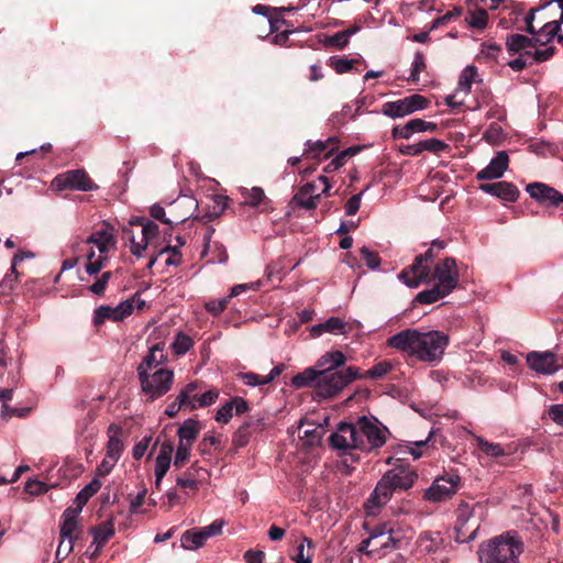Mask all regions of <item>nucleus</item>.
<instances>
[{
    "label": "nucleus",
    "mask_w": 563,
    "mask_h": 563,
    "mask_svg": "<svg viewBox=\"0 0 563 563\" xmlns=\"http://www.w3.org/2000/svg\"><path fill=\"white\" fill-rule=\"evenodd\" d=\"M449 145L438 139H427L422 141L423 152L440 153L446 150Z\"/></svg>",
    "instance_id": "nucleus-57"
},
{
    "label": "nucleus",
    "mask_w": 563,
    "mask_h": 563,
    "mask_svg": "<svg viewBox=\"0 0 563 563\" xmlns=\"http://www.w3.org/2000/svg\"><path fill=\"white\" fill-rule=\"evenodd\" d=\"M167 361V355L164 349L158 344L152 346L147 354L143 357L137 366V374L144 372H154L155 369H163V365Z\"/></svg>",
    "instance_id": "nucleus-22"
},
{
    "label": "nucleus",
    "mask_w": 563,
    "mask_h": 563,
    "mask_svg": "<svg viewBox=\"0 0 563 563\" xmlns=\"http://www.w3.org/2000/svg\"><path fill=\"white\" fill-rule=\"evenodd\" d=\"M331 184L325 176H319L314 181L301 186L295 194L292 201L300 208L313 210L317 208L321 195H328Z\"/></svg>",
    "instance_id": "nucleus-8"
},
{
    "label": "nucleus",
    "mask_w": 563,
    "mask_h": 563,
    "mask_svg": "<svg viewBox=\"0 0 563 563\" xmlns=\"http://www.w3.org/2000/svg\"><path fill=\"white\" fill-rule=\"evenodd\" d=\"M319 371L317 367H308L303 372L298 373L291 378V385L296 388L303 387H313L316 389V384L318 380Z\"/></svg>",
    "instance_id": "nucleus-36"
},
{
    "label": "nucleus",
    "mask_w": 563,
    "mask_h": 563,
    "mask_svg": "<svg viewBox=\"0 0 563 563\" xmlns=\"http://www.w3.org/2000/svg\"><path fill=\"white\" fill-rule=\"evenodd\" d=\"M522 551L523 544L515 533L506 532L482 544L477 554L481 563H519Z\"/></svg>",
    "instance_id": "nucleus-3"
},
{
    "label": "nucleus",
    "mask_w": 563,
    "mask_h": 563,
    "mask_svg": "<svg viewBox=\"0 0 563 563\" xmlns=\"http://www.w3.org/2000/svg\"><path fill=\"white\" fill-rule=\"evenodd\" d=\"M483 139L492 145L500 144L505 139L501 125L498 123H492L484 132Z\"/></svg>",
    "instance_id": "nucleus-49"
},
{
    "label": "nucleus",
    "mask_w": 563,
    "mask_h": 563,
    "mask_svg": "<svg viewBox=\"0 0 563 563\" xmlns=\"http://www.w3.org/2000/svg\"><path fill=\"white\" fill-rule=\"evenodd\" d=\"M457 511L455 525L456 539L461 542L471 541L475 538L478 525L475 523L468 527V522L472 519V510L468 505H462Z\"/></svg>",
    "instance_id": "nucleus-18"
},
{
    "label": "nucleus",
    "mask_w": 563,
    "mask_h": 563,
    "mask_svg": "<svg viewBox=\"0 0 563 563\" xmlns=\"http://www.w3.org/2000/svg\"><path fill=\"white\" fill-rule=\"evenodd\" d=\"M440 544L439 536H432L429 532L422 533L418 539V548L422 553L435 552Z\"/></svg>",
    "instance_id": "nucleus-47"
},
{
    "label": "nucleus",
    "mask_w": 563,
    "mask_h": 563,
    "mask_svg": "<svg viewBox=\"0 0 563 563\" xmlns=\"http://www.w3.org/2000/svg\"><path fill=\"white\" fill-rule=\"evenodd\" d=\"M397 540L393 537V534H388L384 538H382L377 542H372V549L367 552V555L369 556H382L386 554L387 551L396 548Z\"/></svg>",
    "instance_id": "nucleus-43"
},
{
    "label": "nucleus",
    "mask_w": 563,
    "mask_h": 563,
    "mask_svg": "<svg viewBox=\"0 0 563 563\" xmlns=\"http://www.w3.org/2000/svg\"><path fill=\"white\" fill-rule=\"evenodd\" d=\"M284 369V364H278L265 376H260L253 372L239 373L238 376L245 385L256 387L272 383Z\"/></svg>",
    "instance_id": "nucleus-29"
},
{
    "label": "nucleus",
    "mask_w": 563,
    "mask_h": 563,
    "mask_svg": "<svg viewBox=\"0 0 563 563\" xmlns=\"http://www.w3.org/2000/svg\"><path fill=\"white\" fill-rule=\"evenodd\" d=\"M124 450L122 428L118 424H110L108 428V442L106 455L111 460L119 461Z\"/></svg>",
    "instance_id": "nucleus-25"
},
{
    "label": "nucleus",
    "mask_w": 563,
    "mask_h": 563,
    "mask_svg": "<svg viewBox=\"0 0 563 563\" xmlns=\"http://www.w3.org/2000/svg\"><path fill=\"white\" fill-rule=\"evenodd\" d=\"M533 46V41L522 34H512L507 38L509 51L518 53Z\"/></svg>",
    "instance_id": "nucleus-45"
},
{
    "label": "nucleus",
    "mask_w": 563,
    "mask_h": 563,
    "mask_svg": "<svg viewBox=\"0 0 563 563\" xmlns=\"http://www.w3.org/2000/svg\"><path fill=\"white\" fill-rule=\"evenodd\" d=\"M427 106V99L416 93L396 101L385 102L382 112L389 118H402L418 110H423Z\"/></svg>",
    "instance_id": "nucleus-9"
},
{
    "label": "nucleus",
    "mask_w": 563,
    "mask_h": 563,
    "mask_svg": "<svg viewBox=\"0 0 563 563\" xmlns=\"http://www.w3.org/2000/svg\"><path fill=\"white\" fill-rule=\"evenodd\" d=\"M306 545L312 548L313 543L311 539L303 537L301 543L297 547L296 555L292 556L296 563H312V553L309 550L306 551Z\"/></svg>",
    "instance_id": "nucleus-48"
},
{
    "label": "nucleus",
    "mask_w": 563,
    "mask_h": 563,
    "mask_svg": "<svg viewBox=\"0 0 563 563\" xmlns=\"http://www.w3.org/2000/svg\"><path fill=\"white\" fill-rule=\"evenodd\" d=\"M481 81L478 78L477 68L473 65L466 66L459 78L457 88L455 89V93L463 92L464 95H468L472 88L473 82Z\"/></svg>",
    "instance_id": "nucleus-34"
},
{
    "label": "nucleus",
    "mask_w": 563,
    "mask_h": 563,
    "mask_svg": "<svg viewBox=\"0 0 563 563\" xmlns=\"http://www.w3.org/2000/svg\"><path fill=\"white\" fill-rule=\"evenodd\" d=\"M526 191L540 206L559 208L563 205V194L544 183H531Z\"/></svg>",
    "instance_id": "nucleus-14"
},
{
    "label": "nucleus",
    "mask_w": 563,
    "mask_h": 563,
    "mask_svg": "<svg viewBox=\"0 0 563 563\" xmlns=\"http://www.w3.org/2000/svg\"><path fill=\"white\" fill-rule=\"evenodd\" d=\"M461 13H462L461 8H454L453 10L446 12L444 15L439 16L435 20H433L429 30L433 31V30L438 29L439 26L446 24L452 18L459 16Z\"/></svg>",
    "instance_id": "nucleus-58"
},
{
    "label": "nucleus",
    "mask_w": 563,
    "mask_h": 563,
    "mask_svg": "<svg viewBox=\"0 0 563 563\" xmlns=\"http://www.w3.org/2000/svg\"><path fill=\"white\" fill-rule=\"evenodd\" d=\"M224 526V522L222 520H214L212 523L201 528L203 536L208 540L209 538L213 536H218L222 532V528Z\"/></svg>",
    "instance_id": "nucleus-62"
},
{
    "label": "nucleus",
    "mask_w": 563,
    "mask_h": 563,
    "mask_svg": "<svg viewBox=\"0 0 563 563\" xmlns=\"http://www.w3.org/2000/svg\"><path fill=\"white\" fill-rule=\"evenodd\" d=\"M356 423L358 437L364 439V448H360V450L373 451L382 448L387 442L390 432L376 418L363 416L357 419Z\"/></svg>",
    "instance_id": "nucleus-7"
},
{
    "label": "nucleus",
    "mask_w": 563,
    "mask_h": 563,
    "mask_svg": "<svg viewBox=\"0 0 563 563\" xmlns=\"http://www.w3.org/2000/svg\"><path fill=\"white\" fill-rule=\"evenodd\" d=\"M338 143L336 137H329L325 141H316V142H308L307 143V151L309 153H312L313 156H319L321 153L325 152L328 150V146L330 144L335 145Z\"/></svg>",
    "instance_id": "nucleus-54"
},
{
    "label": "nucleus",
    "mask_w": 563,
    "mask_h": 563,
    "mask_svg": "<svg viewBox=\"0 0 563 563\" xmlns=\"http://www.w3.org/2000/svg\"><path fill=\"white\" fill-rule=\"evenodd\" d=\"M197 388L196 383L188 384L185 389L177 396L176 400L167 406L165 413L168 417H174L180 410L181 406L186 405L191 393Z\"/></svg>",
    "instance_id": "nucleus-39"
},
{
    "label": "nucleus",
    "mask_w": 563,
    "mask_h": 563,
    "mask_svg": "<svg viewBox=\"0 0 563 563\" xmlns=\"http://www.w3.org/2000/svg\"><path fill=\"white\" fill-rule=\"evenodd\" d=\"M386 344L421 362L435 363L442 358L449 338L440 331L406 329L388 338Z\"/></svg>",
    "instance_id": "nucleus-1"
},
{
    "label": "nucleus",
    "mask_w": 563,
    "mask_h": 563,
    "mask_svg": "<svg viewBox=\"0 0 563 563\" xmlns=\"http://www.w3.org/2000/svg\"><path fill=\"white\" fill-rule=\"evenodd\" d=\"M358 31L360 26L356 25L347 27L346 30L343 31H339L333 35L329 36L325 41V44L342 49L347 45L351 36L356 34Z\"/></svg>",
    "instance_id": "nucleus-38"
},
{
    "label": "nucleus",
    "mask_w": 563,
    "mask_h": 563,
    "mask_svg": "<svg viewBox=\"0 0 563 563\" xmlns=\"http://www.w3.org/2000/svg\"><path fill=\"white\" fill-rule=\"evenodd\" d=\"M74 541L67 538H60L59 544L56 550V559L65 560L74 550Z\"/></svg>",
    "instance_id": "nucleus-56"
},
{
    "label": "nucleus",
    "mask_w": 563,
    "mask_h": 563,
    "mask_svg": "<svg viewBox=\"0 0 563 563\" xmlns=\"http://www.w3.org/2000/svg\"><path fill=\"white\" fill-rule=\"evenodd\" d=\"M106 319H110L114 321V313L112 311V307L110 306H100L95 311L93 321L96 324L102 323Z\"/></svg>",
    "instance_id": "nucleus-59"
},
{
    "label": "nucleus",
    "mask_w": 563,
    "mask_h": 563,
    "mask_svg": "<svg viewBox=\"0 0 563 563\" xmlns=\"http://www.w3.org/2000/svg\"><path fill=\"white\" fill-rule=\"evenodd\" d=\"M93 541L90 547H96L91 556H97L103 545L114 536V526L111 521L102 522L91 529Z\"/></svg>",
    "instance_id": "nucleus-28"
},
{
    "label": "nucleus",
    "mask_w": 563,
    "mask_h": 563,
    "mask_svg": "<svg viewBox=\"0 0 563 563\" xmlns=\"http://www.w3.org/2000/svg\"><path fill=\"white\" fill-rule=\"evenodd\" d=\"M424 57L421 52H417L415 54L413 60L411 63V73L409 76V80L417 82L420 78L421 71L424 69Z\"/></svg>",
    "instance_id": "nucleus-53"
},
{
    "label": "nucleus",
    "mask_w": 563,
    "mask_h": 563,
    "mask_svg": "<svg viewBox=\"0 0 563 563\" xmlns=\"http://www.w3.org/2000/svg\"><path fill=\"white\" fill-rule=\"evenodd\" d=\"M136 223L140 225V233L135 235L132 231L125 230V234H131L130 250L131 253L140 257L143 251L146 249L148 243L155 239L158 234V225L152 221L137 220Z\"/></svg>",
    "instance_id": "nucleus-15"
},
{
    "label": "nucleus",
    "mask_w": 563,
    "mask_h": 563,
    "mask_svg": "<svg viewBox=\"0 0 563 563\" xmlns=\"http://www.w3.org/2000/svg\"><path fill=\"white\" fill-rule=\"evenodd\" d=\"M417 478L418 475L413 470L401 466L386 472L364 505L366 515L376 516L390 500L394 492L409 489Z\"/></svg>",
    "instance_id": "nucleus-2"
},
{
    "label": "nucleus",
    "mask_w": 563,
    "mask_h": 563,
    "mask_svg": "<svg viewBox=\"0 0 563 563\" xmlns=\"http://www.w3.org/2000/svg\"><path fill=\"white\" fill-rule=\"evenodd\" d=\"M479 189L488 195L508 202H515L519 197L518 188L512 183L508 181L482 184Z\"/></svg>",
    "instance_id": "nucleus-21"
},
{
    "label": "nucleus",
    "mask_w": 563,
    "mask_h": 563,
    "mask_svg": "<svg viewBox=\"0 0 563 563\" xmlns=\"http://www.w3.org/2000/svg\"><path fill=\"white\" fill-rule=\"evenodd\" d=\"M141 390L146 399L154 401L165 396L174 384V372L168 368L155 369L137 374Z\"/></svg>",
    "instance_id": "nucleus-6"
},
{
    "label": "nucleus",
    "mask_w": 563,
    "mask_h": 563,
    "mask_svg": "<svg viewBox=\"0 0 563 563\" xmlns=\"http://www.w3.org/2000/svg\"><path fill=\"white\" fill-rule=\"evenodd\" d=\"M145 305L144 300H141L137 295L121 301L118 306L112 307L114 313V321H121L130 316L134 308L141 309Z\"/></svg>",
    "instance_id": "nucleus-31"
},
{
    "label": "nucleus",
    "mask_w": 563,
    "mask_h": 563,
    "mask_svg": "<svg viewBox=\"0 0 563 563\" xmlns=\"http://www.w3.org/2000/svg\"><path fill=\"white\" fill-rule=\"evenodd\" d=\"M255 285L256 284H236L234 287L231 288V291L227 297H223L221 299L209 300L206 303V309L217 316L227 308L230 298L239 296L240 294L245 292L249 289L256 290L257 288L254 287Z\"/></svg>",
    "instance_id": "nucleus-27"
},
{
    "label": "nucleus",
    "mask_w": 563,
    "mask_h": 563,
    "mask_svg": "<svg viewBox=\"0 0 563 563\" xmlns=\"http://www.w3.org/2000/svg\"><path fill=\"white\" fill-rule=\"evenodd\" d=\"M346 357L341 351H330L320 356L317 361L316 367L318 371H329L334 373L333 369L344 365Z\"/></svg>",
    "instance_id": "nucleus-30"
},
{
    "label": "nucleus",
    "mask_w": 563,
    "mask_h": 563,
    "mask_svg": "<svg viewBox=\"0 0 563 563\" xmlns=\"http://www.w3.org/2000/svg\"><path fill=\"white\" fill-rule=\"evenodd\" d=\"M247 424H244L239 428V430L235 432L233 437V443L238 448L245 446L249 442L250 435L247 431Z\"/></svg>",
    "instance_id": "nucleus-64"
},
{
    "label": "nucleus",
    "mask_w": 563,
    "mask_h": 563,
    "mask_svg": "<svg viewBox=\"0 0 563 563\" xmlns=\"http://www.w3.org/2000/svg\"><path fill=\"white\" fill-rule=\"evenodd\" d=\"M358 63L356 58H345L332 56L329 59V66L339 75L353 70L354 65Z\"/></svg>",
    "instance_id": "nucleus-44"
},
{
    "label": "nucleus",
    "mask_w": 563,
    "mask_h": 563,
    "mask_svg": "<svg viewBox=\"0 0 563 563\" xmlns=\"http://www.w3.org/2000/svg\"><path fill=\"white\" fill-rule=\"evenodd\" d=\"M80 512L79 510L74 509L73 507H68L62 515L60 523H59V537L67 538L71 540H76L78 538V517Z\"/></svg>",
    "instance_id": "nucleus-23"
},
{
    "label": "nucleus",
    "mask_w": 563,
    "mask_h": 563,
    "mask_svg": "<svg viewBox=\"0 0 563 563\" xmlns=\"http://www.w3.org/2000/svg\"><path fill=\"white\" fill-rule=\"evenodd\" d=\"M394 368V365L390 361H380L376 363L373 367L365 371L364 373H361V379L362 378H369V379H380L384 378L391 369Z\"/></svg>",
    "instance_id": "nucleus-42"
},
{
    "label": "nucleus",
    "mask_w": 563,
    "mask_h": 563,
    "mask_svg": "<svg viewBox=\"0 0 563 563\" xmlns=\"http://www.w3.org/2000/svg\"><path fill=\"white\" fill-rule=\"evenodd\" d=\"M476 444L481 451L492 457H499L505 455V450L499 443L488 442L482 437H474Z\"/></svg>",
    "instance_id": "nucleus-46"
},
{
    "label": "nucleus",
    "mask_w": 563,
    "mask_h": 563,
    "mask_svg": "<svg viewBox=\"0 0 563 563\" xmlns=\"http://www.w3.org/2000/svg\"><path fill=\"white\" fill-rule=\"evenodd\" d=\"M509 157L506 151H500L493 157L489 164L476 175L478 180H490L503 177L508 168Z\"/></svg>",
    "instance_id": "nucleus-19"
},
{
    "label": "nucleus",
    "mask_w": 563,
    "mask_h": 563,
    "mask_svg": "<svg viewBox=\"0 0 563 563\" xmlns=\"http://www.w3.org/2000/svg\"><path fill=\"white\" fill-rule=\"evenodd\" d=\"M561 31L562 23L560 21L548 22L538 32L536 42L547 44L551 42L554 37H558L559 42H563V34H561Z\"/></svg>",
    "instance_id": "nucleus-32"
},
{
    "label": "nucleus",
    "mask_w": 563,
    "mask_h": 563,
    "mask_svg": "<svg viewBox=\"0 0 563 563\" xmlns=\"http://www.w3.org/2000/svg\"><path fill=\"white\" fill-rule=\"evenodd\" d=\"M323 333H331L334 335L346 334L347 324L338 317H330L324 322L314 324L310 328V334L313 338H319Z\"/></svg>",
    "instance_id": "nucleus-26"
},
{
    "label": "nucleus",
    "mask_w": 563,
    "mask_h": 563,
    "mask_svg": "<svg viewBox=\"0 0 563 563\" xmlns=\"http://www.w3.org/2000/svg\"><path fill=\"white\" fill-rule=\"evenodd\" d=\"M199 432H200V423L196 420L188 419L178 428V431H177V435L179 439L178 441L188 443V444H194Z\"/></svg>",
    "instance_id": "nucleus-35"
},
{
    "label": "nucleus",
    "mask_w": 563,
    "mask_h": 563,
    "mask_svg": "<svg viewBox=\"0 0 563 563\" xmlns=\"http://www.w3.org/2000/svg\"><path fill=\"white\" fill-rule=\"evenodd\" d=\"M175 354L181 355L189 351L192 346L191 339L183 333H178L172 344Z\"/></svg>",
    "instance_id": "nucleus-51"
},
{
    "label": "nucleus",
    "mask_w": 563,
    "mask_h": 563,
    "mask_svg": "<svg viewBox=\"0 0 563 563\" xmlns=\"http://www.w3.org/2000/svg\"><path fill=\"white\" fill-rule=\"evenodd\" d=\"M437 254L433 247H429L423 254L416 256L413 263L405 268L398 278L401 282H428L429 263H431Z\"/></svg>",
    "instance_id": "nucleus-12"
},
{
    "label": "nucleus",
    "mask_w": 563,
    "mask_h": 563,
    "mask_svg": "<svg viewBox=\"0 0 563 563\" xmlns=\"http://www.w3.org/2000/svg\"><path fill=\"white\" fill-rule=\"evenodd\" d=\"M465 22L472 29L484 30L487 26L488 14L484 9L475 8L468 11Z\"/></svg>",
    "instance_id": "nucleus-41"
},
{
    "label": "nucleus",
    "mask_w": 563,
    "mask_h": 563,
    "mask_svg": "<svg viewBox=\"0 0 563 563\" xmlns=\"http://www.w3.org/2000/svg\"><path fill=\"white\" fill-rule=\"evenodd\" d=\"M192 444L184 443L178 441L174 465L181 467L189 459Z\"/></svg>",
    "instance_id": "nucleus-52"
},
{
    "label": "nucleus",
    "mask_w": 563,
    "mask_h": 563,
    "mask_svg": "<svg viewBox=\"0 0 563 563\" xmlns=\"http://www.w3.org/2000/svg\"><path fill=\"white\" fill-rule=\"evenodd\" d=\"M548 415L556 424L563 427V404H555L549 407Z\"/></svg>",
    "instance_id": "nucleus-63"
},
{
    "label": "nucleus",
    "mask_w": 563,
    "mask_h": 563,
    "mask_svg": "<svg viewBox=\"0 0 563 563\" xmlns=\"http://www.w3.org/2000/svg\"><path fill=\"white\" fill-rule=\"evenodd\" d=\"M53 186L57 190H80L91 191L97 189V185L89 178L88 174L82 169H75L63 173L53 179Z\"/></svg>",
    "instance_id": "nucleus-11"
},
{
    "label": "nucleus",
    "mask_w": 563,
    "mask_h": 563,
    "mask_svg": "<svg viewBox=\"0 0 563 563\" xmlns=\"http://www.w3.org/2000/svg\"><path fill=\"white\" fill-rule=\"evenodd\" d=\"M239 192L242 197V203L250 207H258L266 201V196L261 187L254 186L252 188L240 187Z\"/></svg>",
    "instance_id": "nucleus-33"
},
{
    "label": "nucleus",
    "mask_w": 563,
    "mask_h": 563,
    "mask_svg": "<svg viewBox=\"0 0 563 563\" xmlns=\"http://www.w3.org/2000/svg\"><path fill=\"white\" fill-rule=\"evenodd\" d=\"M356 379H361V372L355 366H349L343 371H336L334 373L319 371L316 389H313V399L322 400L332 398Z\"/></svg>",
    "instance_id": "nucleus-5"
},
{
    "label": "nucleus",
    "mask_w": 563,
    "mask_h": 563,
    "mask_svg": "<svg viewBox=\"0 0 563 563\" xmlns=\"http://www.w3.org/2000/svg\"><path fill=\"white\" fill-rule=\"evenodd\" d=\"M459 483L460 477L457 475L438 477L426 489L423 497L431 503L445 500L456 493Z\"/></svg>",
    "instance_id": "nucleus-13"
},
{
    "label": "nucleus",
    "mask_w": 563,
    "mask_h": 563,
    "mask_svg": "<svg viewBox=\"0 0 563 563\" xmlns=\"http://www.w3.org/2000/svg\"><path fill=\"white\" fill-rule=\"evenodd\" d=\"M219 397V391L217 389H210L199 397L194 396L192 401L189 404L192 409L197 407H208L216 402Z\"/></svg>",
    "instance_id": "nucleus-50"
},
{
    "label": "nucleus",
    "mask_w": 563,
    "mask_h": 563,
    "mask_svg": "<svg viewBox=\"0 0 563 563\" xmlns=\"http://www.w3.org/2000/svg\"><path fill=\"white\" fill-rule=\"evenodd\" d=\"M152 441V437L151 435H146L144 438H142L133 448L132 450V455L135 460H140L141 457L144 456L146 450L148 449L150 446V443Z\"/></svg>",
    "instance_id": "nucleus-60"
},
{
    "label": "nucleus",
    "mask_w": 563,
    "mask_h": 563,
    "mask_svg": "<svg viewBox=\"0 0 563 563\" xmlns=\"http://www.w3.org/2000/svg\"><path fill=\"white\" fill-rule=\"evenodd\" d=\"M333 449L347 451L364 448V439L358 437L357 423L341 422L334 433L330 435Z\"/></svg>",
    "instance_id": "nucleus-10"
},
{
    "label": "nucleus",
    "mask_w": 563,
    "mask_h": 563,
    "mask_svg": "<svg viewBox=\"0 0 563 563\" xmlns=\"http://www.w3.org/2000/svg\"><path fill=\"white\" fill-rule=\"evenodd\" d=\"M174 452V445L170 441H165L162 443L158 454L155 459V487L157 489L161 488V483L168 472L172 464V455Z\"/></svg>",
    "instance_id": "nucleus-20"
},
{
    "label": "nucleus",
    "mask_w": 563,
    "mask_h": 563,
    "mask_svg": "<svg viewBox=\"0 0 563 563\" xmlns=\"http://www.w3.org/2000/svg\"><path fill=\"white\" fill-rule=\"evenodd\" d=\"M527 363L532 371L543 375L554 374L563 367V361L560 362L559 357L549 351L530 352L527 355Z\"/></svg>",
    "instance_id": "nucleus-16"
},
{
    "label": "nucleus",
    "mask_w": 563,
    "mask_h": 563,
    "mask_svg": "<svg viewBox=\"0 0 563 563\" xmlns=\"http://www.w3.org/2000/svg\"><path fill=\"white\" fill-rule=\"evenodd\" d=\"M86 243L89 245L86 272L92 276L101 271L110 253L115 250L114 228L108 223L102 224L89 235Z\"/></svg>",
    "instance_id": "nucleus-4"
},
{
    "label": "nucleus",
    "mask_w": 563,
    "mask_h": 563,
    "mask_svg": "<svg viewBox=\"0 0 563 563\" xmlns=\"http://www.w3.org/2000/svg\"><path fill=\"white\" fill-rule=\"evenodd\" d=\"M467 268L459 266L452 257H446L434 267L433 282H457L460 278H466Z\"/></svg>",
    "instance_id": "nucleus-17"
},
{
    "label": "nucleus",
    "mask_w": 563,
    "mask_h": 563,
    "mask_svg": "<svg viewBox=\"0 0 563 563\" xmlns=\"http://www.w3.org/2000/svg\"><path fill=\"white\" fill-rule=\"evenodd\" d=\"M207 541L201 530L186 531L183 533L180 542L181 547L186 550H197L201 548Z\"/></svg>",
    "instance_id": "nucleus-40"
},
{
    "label": "nucleus",
    "mask_w": 563,
    "mask_h": 563,
    "mask_svg": "<svg viewBox=\"0 0 563 563\" xmlns=\"http://www.w3.org/2000/svg\"><path fill=\"white\" fill-rule=\"evenodd\" d=\"M360 252L368 268L377 269L379 267L380 258L377 252L369 250L367 246H363Z\"/></svg>",
    "instance_id": "nucleus-55"
},
{
    "label": "nucleus",
    "mask_w": 563,
    "mask_h": 563,
    "mask_svg": "<svg viewBox=\"0 0 563 563\" xmlns=\"http://www.w3.org/2000/svg\"><path fill=\"white\" fill-rule=\"evenodd\" d=\"M233 416V402L230 400L227 404H224L216 415V420L218 422L228 423L229 420Z\"/></svg>",
    "instance_id": "nucleus-61"
},
{
    "label": "nucleus",
    "mask_w": 563,
    "mask_h": 563,
    "mask_svg": "<svg viewBox=\"0 0 563 563\" xmlns=\"http://www.w3.org/2000/svg\"><path fill=\"white\" fill-rule=\"evenodd\" d=\"M101 485L102 484L98 478H93L89 484H87L77 494L75 498L76 507L74 509L79 510V512H81L84 506L101 488Z\"/></svg>",
    "instance_id": "nucleus-37"
},
{
    "label": "nucleus",
    "mask_w": 563,
    "mask_h": 563,
    "mask_svg": "<svg viewBox=\"0 0 563 563\" xmlns=\"http://www.w3.org/2000/svg\"><path fill=\"white\" fill-rule=\"evenodd\" d=\"M456 284H433L431 288L420 291L415 302L430 305L448 296Z\"/></svg>",
    "instance_id": "nucleus-24"
}]
</instances>
